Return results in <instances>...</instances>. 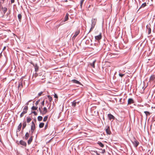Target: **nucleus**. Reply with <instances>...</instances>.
<instances>
[{
	"mask_svg": "<svg viewBox=\"0 0 155 155\" xmlns=\"http://www.w3.org/2000/svg\"><path fill=\"white\" fill-rule=\"evenodd\" d=\"M2 8L4 13H5L7 11V8L5 7H2Z\"/></svg>",
	"mask_w": 155,
	"mask_h": 155,
	"instance_id": "nucleus-22",
	"label": "nucleus"
},
{
	"mask_svg": "<svg viewBox=\"0 0 155 155\" xmlns=\"http://www.w3.org/2000/svg\"><path fill=\"white\" fill-rule=\"evenodd\" d=\"M2 5H1V2H0V8H1V7H2Z\"/></svg>",
	"mask_w": 155,
	"mask_h": 155,
	"instance_id": "nucleus-49",
	"label": "nucleus"
},
{
	"mask_svg": "<svg viewBox=\"0 0 155 155\" xmlns=\"http://www.w3.org/2000/svg\"><path fill=\"white\" fill-rule=\"evenodd\" d=\"M33 137L32 136H31L28 140V145L30 144L31 142H32L33 140Z\"/></svg>",
	"mask_w": 155,
	"mask_h": 155,
	"instance_id": "nucleus-13",
	"label": "nucleus"
},
{
	"mask_svg": "<svg viewBox=\"0 0 155 155\" xmlns=\"http://www.w3.org/2000/svg\"><path fill=\"white\" fill-rule=\"evenodd\" d=\"M47 97H48V98L49 99V101L50 102H51L52 100V97H51L50 95H48V96Z\"/></svg>",
	"mask_w": 155,
	"mask_h": 155,
	"instance_id": "nucleus-31",
	"label": "nucleus"
},
{
	"mask_svg": "<svg viewBox=\"0 0 155 155\" xmlns=\"http://www.w3.org/2000/svg\"><path fill=\"white\" fill-rule=\"evenodd\" d=\"M155 80V75H153L151 76L150 78V81H154Z\"/></svg>",
	"mask_w": 155,
	"mask_h": 155,
	"instance_id": "nucleus-15",
	"label": "nucleus"
},
{
	"mask_svg": "<svg viewBox=\"0 0 155 155\" xmlns=\"http://www.w3.org/2000/svg\"><path fill=\"white\" fill-rule=\"evenodd\" d=\"M27 112L26 111H23L21 114L20 115V117H22L24 115V114H26Z\"/></svg>",
	"mask_w": 155,
	"mask_h": 155,
	"instance_id": "nucleus-20",
	"label": "nucleus"
},
{
	"mask_svg": "<svg viewBox=\"0 0 155 155\" xmlns=\"http://www.w3.org/2000/svg\"><path fill=\"white\" fill-rule=\"evenodd\" d=\"M23 79H21L18 81V90H21V88L23 87Z\"/></svg>",
	"mask_w": 155,
	"mask_h": 155,
	"instance_id": "nucleus-2",
	"label": "nucleus"
},
{
	"mask_svg": "<svg viewBox=\"0 0 155 155\" xmlns=\"http://www.w3.org/2000/svg\"><path fill=\"white\" fill-rule=\"evenodd\" d=\"M48 118V116H45L43 120V121L44 122L46 121L47 120Z\"/></svg>",
	"mask_w": 155,
	"mask_h": 155,
	"instance_id": "nucleus-34",
	"label": "nucleus"
},
{
	"mask_svg": "<svg viewBox=\"0 0 155 155\" xmlns=\"http://www.w3.org/2000/svg\"><path fill=\"white\" fill-rule=\"evenodd\" d=\"M144 113L146 114L147 116L149 115L150 114V113L148 111H144Z\"/></svg>",
	"mask_w": 155,
	"mask_h": 155,
	"instance_id": "nucleus-36",
	"label": "nucleus"
},
{
	"mask_svg": "<svg viewBox=\"0 0 155 155\" xmlns=\"http://www.w3.org/2000/svg\"><path fill=\"white\" fill-rule=\"evenodd\" d=\"M68 15L67 14L65 16V19L64 21H67L68 19Z\"/></svg>",
	"mask_w": 155,
	"mask_h": 155,
	"instance_id": "nucleus-30",
	"label": "nucleus"
},
{
	"mask_svg": "<svg viewBox=\"0 0 155 155\" xmlns=\"http://www.w3.org/2000/svg\"><path fill=\"white\" fill-rule=\"evenodd\" d=\"M132 143L135 147H137L139 144V142L135 140L132 141Z\"/></svg>",
	"mask_w": 155,
	"mask_h": 155,
	"instance_id": "nucleus-6",
	"label": "nucleus"
},
{
	"mask_svg": "<svg viewBox=\"0 0 155 155\" xmlns=\"http://www.w3.org/2000/svg\"><path fill=\"white\" fill-rule=\"evenodd\" d=\"M32 113H33L35 115H37V113L35 111H33L32 112Z\"/></svg>",
	"mask_w": 155,
	"mask_h": 155,
	"instance_id": "nucleus-40",
	"label": "nucleus"
},
{
	"mask_svg": "<svg viewBox=\"0 0 155 155\" xmlns=\"http://www.w3.org/2000/svg\"><path fill=\"white\" fill-rule=\"evenodd\" d=\"M124 74H119V76L121 77H122L123 76H124Z\"/></svg>",
	"mask_w": 155,
	"mask_h": 155,
	"instance_id": "nucleus-39",
	"label": "nucleus"
},
{
	"mask_svg": "<svg viewBox=\"0 0 155 155\" xmlns=\"http://www.w3.org/2000/svg\"><path fill=\"white\" fill-rule=\"evenodd\" d=\"M97 143L101 147H104V145L101 142H98Z\"/></svg>",
	"mask_w": 155,
	"mask_h": 155,
	"instance_id": "nucleus-24",
	"label": "nucleus"
},
{
	"mask_svg": "<svg viewBox=\"0 0 155 155\" xmlns=\"http://www.w3.org/2000/svg\"><path fill=\"white\" fill-rule=\"evenodd\" d=\"M39 101L38 100V101H37L36 102L35 104L36 105H37L39 103Z\"/></svg>",
	"mask_w": 155,
	"mask_h": 155,
	"instance_id": "nucleus-42",
	"label": "nucleus"
},
{
	"mask_svg": "<svg viewBox=\"0 0 155 155\" xmlns=\"http://www.w3.org/2000/svg\"><path fill=\"white\" fill-rule=\"evenodd\" d=\"M96 62V60H95L93 62V63H90V65L94 68H95V63Z\"/></svg>",
	"mask_w": 155,
	"mask_h": 155,
	"instance_id": "nucleus-18",
	"label": "nucleus"
},
{
	"mask_svg": "<svg viewBox=\"0 0 155 155\" xmlns=\"http://www.w3.org/2000/svg\"><path fill=\"white\" fill-rule=\"evenodd\" d=\"M134 103V101L132 98H129L128 100V104H130Z\"/></svg>",
	"mask_w": 155,
	"mask_h": 155,
	"instance_id": "nucleus-9",
	"label": "nucleus"
},
{
	"mask_svg": "<svg viewBox=\"0 0 155 155\" xmlns=\"http://www.w3.org/2000/svg\"><path fill=\"white\" fill-rule=\"evenodd\" d=\"M85 0H81L80 2V6L81 8H82V5L83 4V2Z\"/></svg>",
	"mask_w": 155,
	"mask_h": 155,
	"instance_id": "nucleus-32",
	"label": "nucleus"
},
{
	"mask_svg": "<svg viewBox=\"0 0 155 155\" xmlns=\"http://www.w3.org/2000/svg\"><path fill=\"white\" fill-rule=\"evenodd\" d=\"M20 144L24 146H26L27 144L25 142L22 140H21L20 141Z\"/></svg>",
	"mask_w": 155,
	"mask_h": 155,
	"instance_id": "nucleus-12",
	"label": "nucleus"
},
{
	"mask_svg": "<svg viewBox=\"0 0 155 155\" xmlns=\"http://www.w3.org/2000/svg\"><path fill=\"white\" fill-rule=\"evenodd\" d=\"M5 0H2L3 2H4Z\"/></svg>",
	"mask_w": 155,
	"mask_h": 155,
	"instance_id": "nucleus-51",
	"label": "nucleus"
},
{
	"mask_svg": "<svg viewBox=\"0 0 155 155\" xmlns=\"http://www.w3.org/2000/svg\"><path fill=\"white\" fill-rule=\"evenodd\" d=\"M42 117L41 116H39L38 117V121H41L42 120Z\"/></svg>",
	"mask_w": 155,
	"mask_h": 155,
	"instance_id": "nucleus-23",
	"label": "nucleus"
},
{
	"mask_svg": "<svg viewBox=\"0 0 155 155\" xmlns=\"http://www.w3.org/2000/svg\"><path fill=\"white\" fill-rule=\"evenodd\" d=\"M31 119L30 117H27V121L28 123H29L31 120Z\"/></svg>",
	"mask_w": 155,
	"mask_h": 155,
	"instance_id": "nucleus-29",
	"label": "nucleus"
},
{
	"mask_svg": "<svg viewBox=\"0 0 155 155\" xmlns=\"http://www.w3.org/2000/svg\"><path fill=\"white\" fill-rule=\"evenodd\" d=\"M44 125V123H41L39 124V127L40 128H42Z\"/></svg>",
	"mask_w": 155,
	"mask_h": 155,
	"instance_id": "nucleus-21",
	"label": "nucleus"
},
{
	"mask_svg": "<svg viewBox=\"0 0 155 155\" xmlns=\"http://www.w3.org/2000/svg\"><path fill=\"white\" fill-rule=\"evenodd\" d=\"M26 123L25 121L24 122L23 124V127H22V129H24L25 127H26Z\"/></svg>",
	"mask_w": 155,
	"mask_h": 155,
	"instance_id": "nucleus-28",
	"label": "nucleus"
},
{
	"mask_svg": "<svg viewBox=\"0 0 155 155\" xmlns=\"http://www.w3.org/2000/svg\"><path fill=\"white\" fill-rule=\"evenodd\" d=\"M54 98H56L57 99H58V95H57V94H55V93H54Z\"/></svg>",
	"mask_w": 155,
	"mask_h": 155,
	"instance_id": "nucleus-38",
	"label": "nucleus"
},
{
	"mask_svg": "<svg viewBox=\"0 0 155 155\" xmlns=\"http://www.w3.org/2000/svg\"><path fill=\"white\" fill-rule=\"evenodd\" d=\"M43 93V91H41V92H40L38 93V97H40V96H41V95Z\"/></svg>",
	"mask_w": 155,
	"mask_h": 155,
	"instance_id": "nucleus-37",
	"label": "nucleus"
},
{
	"mask_svg": "<svg viewBox=\"0 0 155 155\" xmlns=\"http://www.w3.org/2000/svg\"><path fill=\"white\" fill-rule=\"evenodd\" d=\"M146 3H143L141 6V7L140 8H139V9H140V8H143V7H144L145 6H146Z\"/></svg>",
	"mask_w": 155,
	"mask_h": 155,
	"instance_id": "nucleus-27",
	"label": "nucleus"
},
{
	"mask_svg": "<svg viewBox=\"0 0 155 155\" xmlns=\"http://www.w3.org/2000/svg\"><path fill=\"white\" fill-rule=\"evenodd\" d=\"M15 2V0H11V2L12 3H13Z\"/></svg>",
	"mask_w": 155,
	"mask_h": 155,
	"instance_id": "nucleus-46",
	"label": "nucleus"
},
{
	"mask_svg": "<svg viewBox=\"0 0 155 155\" xmlns=\"http://www.w3.org/2000/svg\"><path fill=\"white\" fill-rule=\"evenodd\" d=\"M47 112V110L46 107H44L43 108V110H42V112H41V114L42 115L45 114Z\"/></svg>",
	"mask_w": 155,
	"mask_h": 155,
	"instance_id": "nucleus-7",
	"label": "nucleus"
},
{
	"mask_svg": "<svg viewBox=\"0 0 155 155\" xmlns=\"http://www.w3.org/2000/svg\"><path fill=\"white\" fill-rule=\"evenodd\" d=\"M96 21H97V19H96L94 18V19H92L91 26L89 32H90L91 31H92V30H93V28H94V26L96 24Z\"/></svg>",
	"mask_w": 155,
	"mask_h": 155,
	"instance_id": "nucleus-1",
	"label": "nucleus"
},
{
	"mask_svg": "<svg viewBox=\"0 0 155 155\" xmlns=\"http://www.w3.org/2000/svg\"><path fill=\"white\" fill-rule=\"evenodd\" d=\"M34 66L35 67V71L36 72H37L38 70L39 67L37 65V64H35V65H34Z\"/></svg>",
	"mask_w": 155,
	"mask_h": 155,
	"instance_id": "nucleus-17",
	"label": "nucleus"
},
{
	"mask_svg": "<svg viewBox=\"0 0 155 155\" xmlns=\"http://www.w3.org/2000/svg\"><path fill=\"white\" fill-rule=\"evenodd\" d=\"M39 110L40 113L41 114V112H42V110H41V108L39 107Z\"/></svg>",
	"mask_w": 155,
	"mask_h": 155,
	"instance_id": "nucleus-44",
	"label": "nucleus"
},
{
	"mask_svg": "<svg viewBox=\"0 0 155 155\" xmlns=\"http://www.w3.org/2000/svg\"><path fill=\"white\" fill-rule=\"evenodd\" d=\"M96 154H97V155H100V154L98 153L97 152H96Z\"/></svg>",
	"mask_w": 155,
	"mask_h": 155,
	"instance_id": "nucleus-48",
	"label": "nucleus"
},
{
	"mask_svg": "<svg viewBox=\"0 0 155 155\" xmlns=\"http://www.w3.org/2000/svg\"><path fill=\"white\" fill-rule=\"evenodd\" d=\"M37 107H35L34 106H33L31 108V109L33 110H37Z\"/></svg>",
	"mask_w": 155,
	"mask_h": 155,
	"instance_id": "nucleus-35",
	"label": "nucleus"
},
{
	"mask_svg": "<svg viewBox=\"0 0 155 155\" xmlns=\"http://www.w3.org/2000/svg\"><path fill=\"white\" fill-rule=\"evenodd\" d=\"M29 136V134L28 132H27L25 135V138L26 140H27Z\"/></svg>",
	"mask_w": 155,
	"mask_h": 155,
	"instance_id": "nucleus-19",
	"label": "nucleus"
},
{
	"mask_svg": "<svg viewBox=\"0 0 155 155\" xmlns=\"http://www.w3.org/2000/svg\"><path fill=\"white\" fill-rule=\"evenodd\" d=\"M108 117L110 120L112 119L114 120V117L111 114H108Z\"/></svg>",
	"mask_w": 155,
	"mask_h": 155,
	"instance_id": "nucleus-10",
	"label": "nucleus"
},
{
	"mask_svg": "<svg viewBox=\"0 0 155 155\" xmlns=\"http://www.w3.org/2000/svg\"><path fill=\"white\" fill-rule=\"evenodd\" d=\"M71 81L73 83H76V84H81V83L79 81H77V80H74V79L72 80H71Z\"/></svg>",
	"mask_w": 155,
	"mask_h": 155,
	"instance_id": "nucleus-16",
	"label": "nucleus"
},
{
	"mask_svg": "<svg viewBox=\"0 0 155 155\" xmlns=\"http://www.w3.org/2000/svg\"><path fill=\"white\" fill-rule=\"evenodd\" d=\"M44 104H45V101H43L41 103V104L42 105V106H44Z\"/></svg>",
	"mask_w": 155,
	"mask_h": 155,
	"instance_id": "nucleus-43",
	"label": "nucleus"
},
{
	"mask_svg": "<svg viewBox=\"0 0 155 155\" xmlns=\"http://www.w3.org/2000/svg\"><path fill=\"white\" fill-rule=\"evenodd\" d=\"M48 126V124L47 123L45 126V130L47 128Z\"/></svg>",
	"mask_w": 155,
	"mask_h": 155,
	"instance_id": "nucleus-41",
	"label": "nucleus"
},
{
	"mask_svg": "<svg viewBox=\"0 0 155 155\" xmlns=\"http://www.w3.org/2000/svg\"><path fill=\"white\" fill-rule=\"evenodd\" d=\"M22 124L21 123H20L18 125V130H20Z\"/></svg>",
	"mask_w": 155,
	"mask_h": 155,
	"instance_id": "nucleus-33",
	"label": "nucleus"
},
{
	"mask_svg": "<svg viewBox=\"0 0 155 155\" xmlns=\"http://www.w3.org/2000/svg\"><path fill=\"white\" fill-rule=\"evenodd\" d=\"M18 18L19 21L21 20L22 18V15L21 14H18Z\"/></svg>",
	"mask_w": 155,
	"mask_h": 155,
	"instance_id": "nucleus-26",
	"label": "nucleus"
},
{
	"mask_svg": "<svg viewBox=\"0 0 155 155\" xmlns=\"http://www.w3.org/2000/svg\"><path fill=\"white\" fill-rule=\"evenodd\" d=\"M102 36L101 33H100L99 35L95 37V38L96 40L99 41L102 38Z\"/></svg>",
	"mask_w": 155,
	"mask_h": 155,
	"instance_id": "nucleus-4",
	"label": "nucleus"
},
{
	"mask_svg": "<svg viewBox=\"0 0 155 155\" xmlns=\"http://www.w3.org/2000/svg\"><path fill=\"white\" fill-rule=\"evenodd\" d=\"M80 31H76L74 35V36L72 37V38H74L79 33Z\"/></svg>",
	"mask_w": 155,
	"mask_h": 155,
	"instance_id": "nucleus-14",
	"label": "nucleus"
},
{
	"mask_svg": "<svg viewBox=\"0 0 155 155\" xmlns=\"http://www.w3.org/2000/svg\"><path fill=\"white\" fill-rule=\"evenodd\" d=\"M6 49V47H4L3 48V50L5 49Z\"/></svg>",
	"mask_w": 155,
	"mask_h": 155,
	"instance_id": "nucleus-50",
	"label": "nucleus"
},
{
	"mask_svg": "<svg viewBox=\"0 0 155 155\" xmlns=\"http://www.w3.org/2000/svg\"><path fill=\"white\" fill-rule=\"evenodd\" d=\"M105 150L104 149L102 150V152H101V153H105Z\"/></svg>",
	"mask_w": 155,
	"mask_h": 155,
	"instance_id": "nucleus-45",
	"label": "nucleus"
},
{
	"mask_svg": "<svg viewBox=\"0 0 155 155\" xmlns=\"http://www.w3.org/2000/svg\"><path fill=\"white\" fill-rule=\"evenodd\" d=\"M35 129V126L34 122L32 121V124L31 126V131L32 134L34 132V130Z\"/></svg>",
	"mask_w": 155,
	"mask_h": 155,
	"instance_id": "nucleus-3",
	"label": "nucleus"
},
{
	"mask_svg": "<svg viewBox=\"0 0 155 155\" xmlns=\"http://www.w3.org/2000/svg\"><path fill=\"white\" fill-rule=\"evenodd\" d=\"M106 131L107 134H110L111 132L110 130V127L109 126H107L106 129Z\"/></svg>",
	"mask_w": 155,
	"mask_h": 155,
	"instance_id": "nucleus-5",
	"label": "nucleus"
},
{
	"mask_svg": "<svg viewBox=\"0 0 155 155\" xmlns=\"http://www.w3.org/2000/svg\"><path fill=\"white\" fill-rule=\"evenodd\" d=\"M150 25H147L146 26L147 30L148 31V33L149 34H150L151 32V30L150 28Z\"/></svg>",
	"mask_w": 155,
	"mask_h": 155,
	"instance_id": "nucleus-8",
	"label": "nucleus"
},
{
	"mask_svg": "<svg viewBox=\"0 0 155 155\" xmlns=\"http://www.w3.org/2000/svg\"><path fill=\"white\" fill-rule=\"evenodd\" d=\"M79 103V102H77L75 101H74L72 103V106L73 107H75L76 106L77 104H78Z\"/></svg>",
	"mask_w": 155,
	"mask_h": 155,
	"instance_id": "nucleus-11",
	"label": "nucleus"
},
{
	"mask_svg": "<svg viewBox=\"0 0 155 155\" xmlns=\"http://www.w3.org/2000/svg\"><path fill=\"white\" fill-rule=\"evenodd\" d=\"M28 110V107L27 106H25L24 109H23V111H26V112H27V110Z\"/></svg>",
	"mask_w": 155,
	"mask_h": 155,
	"instance_id": "nucleus-25",
	"label": "nucleus"
},
{
	"mask_svg": "<svg viewBox=\"0 0 155 155\" xmlns=\"http://www.w3.org/2000/svg\"><path fill=\"white\" fill-rule=\"evenodd\" d=\"M112 54L114 55L115 56H115V57L117 56H115L116 55H117V54Z\"/></svg>",
	"mask_w": 155,
	"mask_h": 155,
	"instance_id": "nucleus-47",
	"label": "nucleus"
}]
</instances>
